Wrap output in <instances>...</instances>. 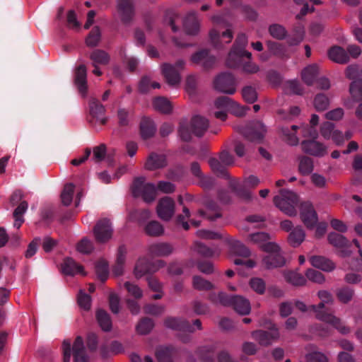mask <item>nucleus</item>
<instances>
[{
  "mask_svg": "<svg viewBox=\"0 0 362 362\" xmlns=\"http://www.w3.org/2000/svg\"><path fill=\"white\" fill-rule=\"evenodd\" d=\"M157 189L164 193H171L175 190V186L170 182L160 181L156 188L154 184L146 182L144 177L136 178L132 186L133 195L135 197H141L146 202L155 199Z\"/></svg>",
  "mask_w": 362,
  "mask_h": 362,
  "instance_id": "f257e3e1",
  "label": "nucleus"
},
{
  "mask_svg": "<svg viewBox=\"0 0 362 362\" xmlns=\"http://www.w3.org/2000/svg\"><path fill=\"white\" fill-rule=\"evenodd\" d=\"M317 296L321 302L317 305H311V308L316 314L317 319L332 325L341 334L349 333L350 331L349 328L344 325L339 317L321 310L326 304L332 303L333 298L331 293L327 291H320L317 293Z\"/></svg>",
  "mask_w": 362,
  "mask_h": 362,
  "instance_id": "f03ea898",
  "label": "nucleus"
},
{
  "mask_svg": "<svg viewBox=\"0 0 362 362\" xmlns=\"http://www.w3.org/2000/svg\"><path fill=\"white\" fill-rule=\"evenodd\" d=\"M209 299L214 303L232 305L242 315H248L251 310L249 300L239 296H228L223 292L212 293L209 295Z\"/></svg>",
  "mask_w": 362,
  "mask_h": 362,
  "instance_id": "7ed1b4c3",
  "label": "nucleus"
},
{
  "mask_svg": "<svg viewBox=\"0 0 362 362\" xmlns=\"http://www.w3.org/2000/svg\"><path fill=\"white\" fill-rule=\"evenodd\" d=\"M318 115L313 114L310 120L311 127H308V125H301L300 127L292 125L291 129L283 128L282 133L289 144L296 145L298 143V138L296 135V130L300 129L303 136L305 137L317 138L318 134L314 128L318 124Z\"/></svg>",
  "mask_w": 362,
  "mask_h": 362,
  "instance_id": "20e7f679",
  "label": "nucleus"
},
{
  "mask_svg": "<svg viewBox=\"0 0 362 362\" xmlns=\"http://www.w3.org/2000/svg\"><path fill=\"white\" fill-rule=\"evenodd\" d=\"M247 37L245 34L238 35L235 42L229 52L226 64L228 67L235 68L240 65L241 59L244 57L250 59L252 54L245 50Z\"/></svg>",
  "mask_w": 362,
  "mask_h": 362,
  "instance_id": "39448f33",
  "label": "nucleus"
},
{
  "mask_svg": "<svg viewBox=\"0 0 362 362\" xmlns=\"http://www.w3.org/2000/svg\"><path fill=\"white\" fill-rule=\"evenodd\" d=\"M298 198L296 193L292 191L282 189L279 194L274 198V204L282 212L288 216L296 214V206Z\"/></svg>",
  "mask_w": 362,
  "mask_h": 362,
  "instance_id": "423d86ee",
  "label": "nucleus"
},
{
  "mask_svg": "<svg viewBox=\"0 0 362 362\" xmlns=\"http://www.w3.org/2000/svg\"><path fill=\"white\" fill-rule=\"evenodd\" d=\"M209 127V121L205 117L196 115L192 119L189 127L182 125L179 129L181 139L184 141H189L191 139L190 132L197 136H202Z\"/></svg>",
  "mask_w": 362,
  "mask_h": 362,
  "instance_id": "0eeeda50",
  "label": "nucleus"
},
{
  "mask_svg": "<svg viewBox=\"0 0 362 362\" xmlns=\"http://www.w3.org/2000/svg\"><path fill=\"white\" fill-rule=\"evenodd\" d=\"M267 323L271 325L268 327L269 329V332L256 330L252 332V338L258 341L260 345L268 346L274 341L277 340L280 336L278 328L269 321L261 320L259 321L258 325L260 327H267Z\"/></svg>",
  "mask_w": 362,
  "mask_h": 362,
  "instance_id": "6e6552de",
  "label": "nucleus"
},
{
  "mask_svg": "<svg viewBox=\"0 0 362 362\" xmlns=\"http://www.w3.org/2000/svg\"><path fill=\"white\" fill-rule=\"evenodd\" d=\"M264 251L267 253L262 260L266 267L271 269L284 265L285 259L277 244L268 243L264 246Z\"/></svg>",
  "mask_w": 362,
  "mask_h": 362,
  "instance_id": "1a4fd4ad",
  "label": "nucleus"
},
{
  "mask_svg": "<svg viewBox=\"0 0 362 362\" xmlns=\"http://www.w3.org/2000/svg\"><path fill=\"white\" fill-rule=\"evenodd\" d=\"M259 182L260 181L257 177L251 175L245 179L243 184H240L237 180L231 181L230 187L240 198L250 199L252 198V194L248 189L257 187Z\"/></svg>",
  "mask_w": 362,
  "mask_h": 362,
  "instance_id": "9d476101",
  "label": "nucleus"
},
{
  "mask_svg": "<svg viewBox=\"0 0 362 362\" xmlns=\"http://www.w3.org/2000/svg\"><path fill=\"white\" fill-rule=\"evenodd\" d=\"M185 62L178 60L175 65L164 64L161 66L162 74L167 83L171 86L177 85L181 81L180 71L183 69Z\"/></svg>",
  "mask_w": 362,
  "mask_h": 362,
  "instance_id": "9b49d317",
  "label": "nucleus"
},
{
  "mask_svg": "<svg viewBox=\"0 0 362 362\" xmlns=\"http://www.w3.org/2000/svg\"><path fill=\"white\" fill-rule=\"evenodd\" d=\"M214 86L218 91L228 95H233L236 91L235 78L230 73L218 75L214 80Z\"/></svg>",
  "mask_w": 362,
  "mask_h": 362,
  "instance_id": "f8f14e48",
  "label": "nucleus"
},
{
  "mask_svg": "<svg viewBox=\"0 0 362 362\" xmlns=\"http://www.w3.org/2000/svg\"><path fill=\"white\" fill-rule=\"evenodd\" d=\"M320 134L325 140H332L337 146L343 145L342 132L330 122H324L320 126Z\"/></svg>",
  "mask_w": 362,
  "mask_h": 362,
  "instance_id": "ddd939ff",
  "label": "nucleus"
},
{
  "mask_svg": "<svg viewBox=\"0 0 362 362\" xmlns=\"http://www.w3.org/2000/svg\"><path fill=\"white\" fill-rule=\"evenodd\" d=\"M266 132L265 126L261 122L257 121L245 127L242 133L248 141L257 144L262 141Z\"/></svg>",
  "mask_w": 362,
  "mask_h": 362,
  "instance_id": "4468645a",
  "label": "nucleus"
},
{
  "mask_svg": "<svg viewBox=\"0 0 362 362\" xmlns=\"http://www.w3.org/2000/svg\"><path fill=\"white\" fill-rule=\"evenodd\" d=\"M233 107V101L227 96H222L215 100L211 111L216 118L224 121Z\"/></svg>",
  "mask_w": 362,
  "mask_h": 362,
  "instance_id": "2eb2a0df",
  "label": "nucleus"
},
{
  "mask_svg": "<svg viewBox=\"0 0 362 362\" xmlns=\"http://www.w3.org/2000/svg\"><path fill=\"white\" fill-rule=\"evenodd\" d=\"M163 265L164 262L161 260H158L153 264H150L146 258H139L136 263L134 273L136 278L139 279L146 274L156 272Z\"/></svg>",
  "mask_w": 362,
  "mask_h": 362,
  "instance_id": "dca6fc26",
  "label": "nucleus"
},
{
  "mask_svg": "<svg viewBox=\"0 0 362 362\" xmlns=\"http://www.w3.org/2000/svg\"><path fill=\"white\" fill-rule=\"evenodd\" d=\"M305 140L301 143L304 153L315 157H323L327 153V146L322 142L317 141V138Z\"/></svg>",
  "mask_w": 362,
  "mask_h": 362,
  "instance_id": "f3484780",
  "label": "nucleus"
},
{
  "mask_svg": "<svg viewBox=\"0 0 362 362\" xmlns=\"http://www.w3.org/2000/svg\"><path fill=\"white\" fill-rule=\"evenodd\" d=\"M112 231L111 223L106 218L100 220L93 229L95 238L99 243H106L110 240Z\"/></svg>",
  "mask_w": 362,
  "mask_h": 362,
  "instance_id": "a211bd4d",
  "label": "nucleus"
},
{
  "mask_svg": "<svg viewBox=\"0 0 362 362\" xmlns=\"http://www.w3.org/2000/svg\"><path fill=\"white\" fill-rule=\"evenodd\" d=\"M300 216L304 225L309 229H313L317 223V214L310 202H305L301 204Z\"/></svg>",
  "mask_w": 362,
  "mask_h": 362,
  "instance_id": "6ab92c4d",
  "label": "nucleus"
},
{
  "mask_svg": "<svg viewBox=\"0 0 362 362\" xmlns=\"http://www.w3.org/2000/svg\"><path fill=\"white\" fill-rule=\"evenodd\" d=\"M156 211L158 217L162 220H170L175 213L174 200L169 197L160 199L158 203Z\"/></svg>",
  "mask_w": 362,
  "mask_h": 362,
  "instance_id": "aec40b11",
  "label": "nucleus"
},
{
  "mask_svg": "<svg viewBox=\"0 0 362 362\" xmlns=\"http://www.w3.org/2000/svg\"><path fill=\"white\" fill-rule=\"evenodd\" d=\"M327 239L332 246L339 250L342 257L349 256L351 253L349 250L351 243L343 235L332 232L329 233Z\"/></svg>",
  "mask_w": 362,
  "mask_h": 362,
  "instance_id": "412c9836",
  "label": "nucleus"
},
{
  "mask_svg": "<svg viewBox=\"0 0 362 362\" xmlns=\"http://www.w3.org/2000/svg\"><path fill=\"white\" fill-rule=\"evenodd\" d=\"M183 29L187 35H196L200 30V21L197 13L189 12L183 18Z\"/></svg>",
  "mask_w": 362,
  "mask_h": 362,
  "instance_id": "4be33fe9",
  "label": "nucleus"
},
{
  "mask_svg": "<svg viewBox=\"0 0 362 362\" xmlns=\"http://www.w3.org/2000/svg\"><path fill=\"white\" fill-rule=\"evenodd\" d=\"M90 59L91 60V64L94 67L93 73L96 76L102 75L103 72L100 69L99 66H105L109 63V54L103 50L95 49L91 52Z\"/></svg>",
  "mask_w": 362,
  "mask_h": 362,
  "instance_id": "5701e85b",
  "label": "nucleus"
},
{
  "mask_svg": "<svg viewBox=\"0 0 362 362\" xmlns=\"http://www.w3.org/2000/svg\"><path fill=\"white\" fill-rule=\"evenodd\" d=\"M233 37V33L230 29L223 32L221 35L215 28L211 29L209 32L211 42L216 48L222 47L224 43H230Z\"/></svg>",
  "mask_w": 362,
  "mask_h": 362,
  "instance_id": "b1692460",
  "label": "nucleus"
},
{
  "mask_svg": "<svg viewBox=\"0 0 362 362\" xmlns=\"http://www.w3.org/2000/svg\"><path fill=\"white\" fill-rule=\"evenodd\" d=\"M117 11L124 23L129 21L134 15V6L132 0H117Z\"/></svg>",
  "mask_w": 362,
  "mask_h": 362,
  "instance_id": "393cba45",
  "label": "nucleus"
},
{
  "mask_svg": "<svg viewBox=\"0 0 362 362\" xmlns=\"http://www.w3.org/2000/svg\"><path fill=\"white\" fill-rule=\"evenodd\" d=\"M127 247L124 245L119 246L117 251V255H116L115 264L113 268V273L115 275L119 276L123 274L124 265H125L126 259H127Z\"/></svg>",
  "mask_w": 362,
  "mask_h": 362,
  "instance_id": "a878e982",
  "label": "nucleus"
},
{
  "mask_svg": "<svg viewBox=\"0 0 362 362\" xmlns=\"http://www.w3.org/2000/svg\"><path fill=\"white\" fill-rule=\"evenodd\" d=\"M215 57L209 54L206 49L200 50L192 56V61L204 68L211 67L215 63Z\"/></svg>",
  "mask_w": 362,
  "mask_h": 362,
  "instance_id": "bb28decb",
  "label": "nucleus"
},
{
  "mask_svg": "<svg viewBox=\"0 0 362 362\" xmlns=\"http://www.w3.org/2000/svg\"><path fill=\"white\" fill-rule=\"evenodd\" d=\"M61 270L65 275L74 276L78 274L85 275L83 267L71 258H66L64 260L61 266Z\"/></svg>",
  "mask_w": 362,
  "mask_h": 362,
  "instance_id": "cd10ccee",
  "label": "nucleus"
},
{
  "mask_svg": "<svg viewBox=\"0 0 362 362\" xmlns=\"http://www.w3.org/2000/svg\"><path fill=\"white\" fill-rule=\"evenodd\" d=\"M165 325L166 327L172 329L182 330L188 332H193L195 330L194 327L190 325L187 321L175 317H169L166 319L165 321Z\"/></svg>",
  "mask_w": 362,
  "mask_h": 362,
  "instance_id": "c85d7f7f",
  "label": "nucleus"
},
{
  "mask_svg": "<svg viewBox=\"0 0 362 362\" xmlns=\"http://www.w3.org/2000/svg\"><path fill=\"white\" fill-rule=\"evenodd\" d=\"M309 260L312 266L325 272H331L335 268L332 261L322 256H312Z\"/></svg>",
  "mask_w": 362,
  "mask_h": 362,
  "instance_id": "c756f323",
  "label": "nucleus"
},
{
  "mask_svg": "<svg viewBox=\"0 0 362 362\" xmlns=\"http://www.w3.org/2000/svg\"><path fill=\"white\" fill-rule=\"evenodd\" d=\"M73 355L74 362H88V357L85 352L83 339L77 337L73 344Z\"/></svg>",
  "mask_w": 362,
  "mask_h": 362,
  "instance_id": "7c9ffc66",
  "label": "nucleus"
},
{
  "mask_svg": "<svg viewBox=\"0 0 362 362\" xmlns=\"http://www.w3.org/2000/svg\"><path fill=\"white\" fill-rule=\"evenodd\" d=\"M166 158L163 154L151 153L145 164V168L149 170H154L166 165Z\"/></svg>",
  "mask_w": 362,
  "mask_h": 362,
  "instance_id": "2f4dec72",
  "label": "nucleus"
},
{
  "mask_svg": "<svg viewBox=\"0 0 362 362\" xmlns=\"http://www.w3.org/2000/svg\"><path fill=\"white\" fill-rule=\"evenodd\" d=\"M173 251V247L170 244L165 243H158L152 244L148 247V252L155 256H167Z\"/></svg>",
  "mask_w": 362,
  "mask_h": 362,
  "instance_id": "473e14b6",
  "label": "nucleus"
},
{
  "mask_svg": "<svg viewBox=\"0 0 362 362\" xmlns=\"http://www.w3.org/2000/svg\"><path fill=\"white\" fill-rule=\"evenodd\" d=\"M329 58L339 64H346L349 60V57L346 50L340 47H333L328 52Z\"/></svg>",
  "mask_w": 362,
  "mask_h": 362,
  "instance_id": "72a5a7b5",
  "label": "nucleus"
},
{
  "mask_svg": "<svg viewBox=\"0 0 362 362\" xmlns=\"http://www.w3.org/2000/svg\"><path fill=\"white\" fill-rule=\"evenodd\" d=\"M75 83L79 92L83 95H86L87 92L86 68L84 65H80L76 69Z\"/></svg>",
  "mask_w": 362,
  "mask_h": 362,
  "instance_id": "f704fd0d",
  "label": "nucleus"
},
{
  "mask_svg": "<svg viewBox=\"0 0 362 362\" xmlns=\"http://www.w3.org/2000/svg\"><path fill=\"white\" fill-rule=\"evenodd\" d=\"M90 114L101 124L106 122L104 116L105 107L95 99H91L89 103Z\"/></svg>",
  "mask_w": 362,
  "mask_h": 362,
  "instance_id": "c9c22d12",
  "label": "nucleus"
},
{
  "mask_svg": "<svg viewBox=\"0 0 362 362\" xmlns=\"http://www.w3.org/2000/svg\"><path fill=\"white\" fill-rule=\"evenodd\" d=\"M230 252L233 255L248 257L250 250L241 242L237 240H231L229 243Z\"/></svg>",
  "mask_w": 362,
  "mask_h": 362,
  "instance_id": "e433bc0d",
  "label": "nucleus"
},
{
  "mask_svg": "<svg viewBox=\"0 0 362 362\" xmlns=\"http://www.w3.org/2000/svg\"><path fill=\"white\" fill-rule=\"evenodd\" d=\"M267 46L271 54L280 58L288 57V49L283 44L269 40Z\"/></svg>",
  "mask_w": 362,
  "mask_h": 362,
  "instance_id": "4c0bfd02",
  "label": "nucleus"
},
{
  "mask_svg": "<svg viewBox=\"0 0 362 362\" xmlns=\"http://www.w3.org/2000/svg\"><path fill=\"white\" fill-rule=\"evenodd\" d=\"M140 131L144 139L153 136L156 132V126L153 120L148 117H143L140 123Z\"/></svg>",
  "mask_w": 362,
  "mask_h": 362,
  "instance_id": "58836bf2",
  "label": "nucleus"
},
{
  "mask_svg": "<svg viewBox=\"0 0 362 362\" xmlns=\"http://www.w3.org/2000/svg\"><path fill=\"white\" fill-rule=\"evenodd\" d=\"M319 72L317 64H311L306 66L301 72L303 81L308 86L312 85Z\"/></svg>",
  "mask_w": 362,
  "mask_h": 362,
  "instance_id": "ea45409f",
  "label": "nucleus"
},
{
  "mask_svg": "<svg viewBox=\"0 0 362 362\" xmlns=\"http://www.w3.org/2000/svg\"><path fill=\"white\" fill-rule=\"evenodd\" d=\"M305 234L300 226L294 228L288 235V240L293 247L299 246L305 240Z\"/></svg>",
  "mask_w": 362,
  "mask_h": 362,
  "instance_id": "a19ab883",
  "label": "nucleus"
},
{
  "mask_svg": "<svg viewBox=\"0 0 362 362\" xmlns=\"http://www.w3.org/2000/svg\"><path fill=\"white\" fill-rule=\"evenodd\" d=\"M194 251L204 257H213L218 256L220 250L218 249H211L201 243L195 242L193 247Z\"/></svg>",
  "mask_w": 362,
  "mask_h": 362,
  "instance_id": "79ce46f5",
  "label": "nucleus"
},
{
  "mask_svg": "<svg viewBox=\"0 0 362 362\" xmlns=\"http://www.w3.org/2000/svg\"><path fill=\"white\" fill-rule=\"evenodd\" d=\"M153 108L163 113H170L173 106L170 102L164 97H157L153 100Z\"/></svg>",
  "mask_w": 362,
  "mask_h": 362,
  "instance_id": "37998d69",
  "label": "nucleus"
},
{
  "mask_svg": "<svg viewBox=\"0 0 362 362\" xmlns=\"http://www.w3.org/2000/svg\"><path fill=\"white\" fill-rule=\"evenodd\" d=\"M284 276L288 283L296 286H303L306 282L305 277L296 272H284Z\"/></svg>",
  "mask_w": 362,
  "mask_h": 362,
  "instance_id": "c03bdc74",
  "label": "nucleus"
},
{
  "mask_svg": "<svg viewBox=\"0 0 362 362\" xmlns=\"http://www.w3.org/2000/svg\"><path fill=\"white\" fill-rule=\"evenodd\" d=\"M271 237L269 233L265 232H258L249 235V240L255 244L258 245L262 250H264V246L267 245Z\"/></svg>",
  "mask_w": 362,
  "mask_h": 362,
  "instance_id": "a18cd8bd",
  "label": "nucleus"
},
{
  "mask_svg": "<svg viewBox=\"0 0 362 362\" xmlns=\"http://www.w3.org/2000/svg\"><path fill=\"white\" fill-rule=\"evenodd\" d=\"M144 231L149 236L156 237L161 235L164 232V229L158 221H151L146 224Z\"/></svg>",
  "mask_w": 362,
  "mask_h": 362,
  "instance_id": "49530a36",
  "label": "nucleus"
},
{
  "mask_svg": "<svg viewBox=\"0 0 362 362\" xmlns=\"http://www.w3.org/2000/svg\"><path fill=\"white\" fill-rule=\"evenodd\" d=\"M96 317L101 329L105 332L110 331L112 328V322L109 315L103 310L97 312Z\"/></svg>",
  "mask_w": 362,
  "mask_h": 362,
  "instance_id": "de8ad7c7",
  "label": "nucleus"
},
{
  "mask_svg": "<svg viewBox=\"0 0 362 362\" xmlns=\"http://www.w3.org/2000/svg\"><path fill=\"white\" fill-rule=\"evenodd\" d=\"M74 189L75 186L72 183H67L64 185L61 194V199L64 205L69 206L71 204L73 200Z\"/></svg>",
  "mask_w": 362,
  "mask_h": 362,
  "instance_id": "09e8293b",
  "label": "nucleus"
},
{
  "mask_svg": "<svg viewBox=\"0 0 362 362\" xmlns=\"http://www.w3.org/2000/svg\"><path fill=\"white\" fill-rule=\"evenodd\" d=\"M209 164L211 170L219 176L228 177L225 165L221 162L220 159L211 158L209 160Z\"/></svg>",
  "mask_w": 362,
  "mask_h": 362,
  "instance_id": "8fccbe9b",
  "label": "nucleus"
},
{
  "mask_svg": "<svg viewBox=\"0 0 362 362\" xmlns=\"http://www.w3.org/2000/svg\"><path fill=\"white\" fill-rule=\"evenodd\" d=\"M271 36L277 40H283L287 35L286 28L279 24H273L269 27Z\"/></svg>",
  "mask_w": 362,
  "mask_h": 362,
  "instance_id": "3c124183",
  "label": "nucleus"
},
{
  "mask_svg": "<svg viewBox=\"0 0 362 362\" xmlns=\"http://www.w3.org/2000/svg\"><path fill=\"white\" fill-rule=\"evenodd\" d=\"M298 170L303 175L310 174L313 170V160L306 156L301 157L299 161Z\"/></svg>",
  "mask_w": 362,
  "mask_h": 362,
  "instance_id": "603ef678",
  "label": "nucleus"
},
{
  "mask_svg": "<svg viewBox=\"0 0 362 362\" xmlns=\"http://www.w3.org/2000/svg\"><path fill=\"white\" fill-rule=\"evenodd\" d=\"M192 283L194 288L200 291H208L214 287L211 282L199 276H194Z\"/></svg>",
  "mask_w": 362,
  "mask_h": 362,
  "instance_id": "864d4df0",
  "label": "nucleus"
},
{
  "mask_svg": "<svg viewBox=\"0 0 362 362\" xmlns=\"http://www.w3.org/2000/svg\"><path fill=\"white\" fill-rule=\"evenodd\" d=\"M159 88L160 83L152 81L148 76L143 77L139 83V90L141 93H147L151 89Z\"/></svg>",
  "mask_w": 362,
  "mask_h": 362,
  "instance_id": "5fc2aeb1",
  "label": "nucleus"
},
{
  "mask_svg": "<svg viewBox=\"0 0 362 362\" xmlns=\"http://www.w3.org/2000/svg\"><path fill=\"white\" fill-rule=\"evenodd\" d=\"M172 349L167 346H160L156 351V357L159 362H173Z\"/></svg>",
  "mask_w": 362,
  "mask_h": 362,
  "instance_id": "6e6d98bb",
  "label": "nucleus"
},
{
  "mask_svg": "<svg viewBox=\"0 0 362 362\" xmlns=\"http://www.w3.org/2000/svg\"><path fill=\"white\" fill-rule=\"evenodd\" d=\"M350 93L355 101L362 100V81H354L351 83Z\"/></svg>",
  "mask_w": 362,
  "mask_h": 362,
  "instance_id": "4d7b16f0",
  "label": "nucleus"
},
{
  "mask_svg": "<svg viewBox=\"0 0 362 362\" xmlns=\"http://www.w3.org/2000/svg\"><path fill=\"white\" fill-rule=\"evenodd\" d=\"M153 326V322L151 319L144 318L136 325V331L140 334H147Z\"/></svg>",
  "mask_w": 362,
  "mask_h": 362,
  "instance_id": "13d9d810",
  "label": "nucleus"
},
{
  "mask_svg": "<svg viewBox=\"0 0 362 362\" xmlns=\"http://www.w3.org/2000/svg\"><path fill=\"white\" fill-rule=\"evenodd\" d=\"M354 293V291L352 288L344 287L337 291V296L341 302L347 303L352 299Z\"/></svg>",
  "mask_w": 362,
  "mask_h": 362,
  "instance_id": "bf43d9fd",
  "label": "nucleus"
},
{
  "mask_svg": "<svg viewBox=\"0 0 362 362\" xmlns=\"http://www.w3.org/2000/svg\"><path fill=\"white\" fill-rule=\"evenodd\" d=\"M329 104V99L324 94H318L314 99V106L317 111L325 110Z\"/></svg>",
  "mask_w": 362,
  "mask_h": 362,
  "instance_id": "052dcab7",
  "label": "nucleus"
},
{
  "mask_svg": "<svg viewBox=\"0 0 362 362\" xmlns=\"http://www.w3.org/2000/svg\"><path fill=\"white\" fill-rule=\"evenodd\" d=\"M78 252L82 254H89L93 250V243L88 238L81 239L76 245Z\"/></svg>",
  "mask_w": 362,
  "mask_h": 362,
  "instance_id": "680f3d73",
  "label": "nucleus"
},
{
  "mask_svg": "<svg viewBox=\"0 0 362 362\" xmlns=\"http://www.w3.org/2000/svg\"><path fill=\"white\" fill-rule=\"evenodd\" d=\"M100 40V31L98 27H95L88 35L86 42L89 47H95Z\"/></svg>",
  "mask_w": 362,
  "mask_h": 362,
  "instance_id": "e2e57ef3",
  "label": "nucleus"
},
{
  "mask_svg": "<svg viewBox=\"0 0 362 362\" xmlns=\"http://www.w3.org/2000/svg\"><path fill=\"white\" fill-rule=\"evenodd\" d=\"M78 303L81 309L89 310L91 307V298L82 290H80L78 295Z\"/></svg>",
  "mask_w": 362,
  "mask_h": 362,
  "instance_id": "0e129e2a",
  "label": "nucleus"
},
{
  "mask_svg": "<svg viewBox=\"0 0 362 362\" xmlns=\"http://www.w3.org/2000/svg\"><path fill=\"white\" fill-rule=\"evenodd\" d=\"M242 95L244 100L250 103L255 102L257 99V93L252 86H246L242 90Z\"/></svg>",
  "mask_w": 362,
  "mask_h": 362,
  "instance_id": "69168bd1",
  "label": "nucleus"
},
{
  "mask_svg": "<svg viewBox=\"0 0 362 362\" xmlns=\"http://www.w3.org/2000/svg\"><path fill=\"white\" fill-rule=\"evenodd\" d=\"M124 286L128 293L134 298L140 299L143 296V291L137 285L127 281L124 283Z\"/></svg>",
  "mask_w": 362,
  "mask_h": 362,
  "instance_id": "338daca9",
  "label": "nucleus"
},
{
  "mask_svg": "<svg viewBox=\"0 0 362 362\" xmlns=\"http://www.w3.org/2000/svg\"><path fill=\"white\" fill-rule=\"evenodd\" d=\"M308 362H328L327 356L322 352L314 351L306 355Z\"/></svg>",
  "mask_w": 362,
  "mask_h": 362,
  "instance_id": "774afa93",
  "label": "nucleus"
}]
</instances>
